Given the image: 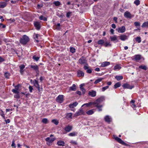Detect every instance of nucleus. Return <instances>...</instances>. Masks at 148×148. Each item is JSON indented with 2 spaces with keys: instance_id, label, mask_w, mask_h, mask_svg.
Here are the masks:
<instances>
[{
  "instance_id": "20",
  "label": "nucleus",
  "mask_w": 148,
  "mask_h": 148,
  "mask_svg": "<svg viewBox=\"0 0 148 148\" xmlns=\"http://www.w3.org/2000/svg\"><path fill=\"white\" fill-rule=\"evenodd\" d=\"M110 63L109 62H104L101 63V67H105L109 65Z\"/></svg>"
},
{
  "instance_id": "62",
  "label": "nucleus",
  "mask_w": 148,
  "mask_h": 148,
  "mask_svg": "<svg viewBox=\"0 0 148 148\" xmlns=\"http://www.w3.org/2000/svg\"><path fill=\"white\" fill-rule=\"evenodd\" d=\"M14 97L16 98H19L20 96L18 94H16V95H14Z\"/></svg>"
},
{
  "instance_id": "44",
  "label": "nucleus",
  "mask_w": 148,
  "mask_h": 148,
  "mask_svg": "<svg viewBox=\"0 0 148 148\" xmlns=\"http://www.w3.org/2000/svg\"><path fill=\"white\" fill-rule=\"evenodd\" d=\"M104 40H100L98 41V44L99 45H102L104 44Z\"/></svg>"
},
{
  "instance_id": "46",
  "label": "nucleus",
  "mask_w": 148,
  "mask_h": 148,
  "mask_svg": "<svg viewBox=\"0 0 148 148\" xmlns=\"http://www.w3.org/2000/svg\"><path fill=\"white\" fill-rule=\"evenodd\" d=\"M39 19L40 20H43L45 21H47V18L45 17H44L42 16H41L39 17Z\"/></svg>"
},
{
  "instance_id": "10",
  "label": "nucleus",
  "mask_w": 148,
  "mask_h": 148,
  "mask_svg": "<svg viewBox=\"0 0 148 148\" xmlns=\"http://www.w3.org/2000/svg\"><path fill=\"white\" fill-rule=\"evenodd\" d=\"M122 86L124 88H127L130 89H131L134 87V86H130L127 83L124 84Z\"/></svg>"
},
{
  "instance_id": "51",
  "label": "nucleus",
  "mask_w": 148,
  "mask_h": 148,
  "mask_svg": "<svg viewBox=\"0 0 148 148\" xmlns=\"http://www.w3.org/2000/svg\"><path fill=\"white\" fill-rule=\"evenodd\" d=\"M11 146L12 147H13L12 148H16L15 144L14 143V140H13L12 142Z\"/></svg>"
},
{
  "instance_id": "13",
  "label": "nucleus",
  "mask_w": 148,
  "mask_h": 148,
  "mask_svg": "<svg viewBox=\"0 0 148 148\" xmlns=\"http://www.w3.org/2000/svg\"><path fill=\"white\" fill-rule=\"evenodd\" d=\"M124 16L125 17L128 18H132L131 14L129 12L127 11L125 12Z\"/></svg>"
},
{
  "instance_id": "7",
  "label": "nucleus",
  "mask_w": 148,
  "mask_h": 148,
  "mask_svg": "<svg viewBox=\"0 0 148 148\" xmlns=\"http://www.w3.org/2000/svg\"><path fill=\"white\" fill-rule=\"evenodd\" d=\"M82 114L84 115L85 113L82 108H81L75 114V115L76 116H77Z\"/></svg>"
},
{
  "instance_id": "29",
  "label": "nucleus",
  "mask_w": 148,
  "mask_h": 148,
  "mask_svg": "<svg viewBox=\"0 0 148 148\" xmlns=\"http://www.w3.org/2000/svg\"><path fill=\"white\" fill-rule=\"evenodd\" d=\"M72 113H69L66 114V117L67 119H72Z\"/></svg>"
},
{
  "instance_id": "31",
  "label": "nucleus",
  "mask_w": 148,
  "mask_h": 148,
  "mask_svg": "<svg viewBox=\"0 0 148 148\" xmlns=\"http://www.w3.org/2000/svg\"><path fill=\"white\" fill-rule=\"evenodd\" d=\"M121 68V67L119 65L117 64L114 66V70H119Z\"/></svg>"
},
{
  "instance_id": "63",
  "label": "nucleus",
  "mask_w": 148,
  "mask_h": 148,
  "mask_svg": "<svg viewBox=\"0 0 148 148\" xmlns=\"http://www.w3.org/2000/svg\"><path fill=\"white\" fill-rule=\"evenodd\" d=\"M5 123H6V124H7V123H10V120L9 119H7V120H5Z\"/></svg>"
},
{
  "instance_id": "41",
  "label": "nucleus",
  "mask_w": 148,
  "mask_h": 148,
  "mask_svg": "<svg viewBox=\"0 0 148 148\" xmlns=\"http://www.w3.org/2000/svg\"><path fill=\"white\" fill-rule=\"evenodd\" d=\"M136 40L138 43H140L141 42V38L140 37H137L135 38Z\"/></svg>"
},
{
  "instance_id": "25",
  "label": "nucleus",
  "mask_w": 148,
  "mask_h": 148,
  "mask_svg": "<svg viewBox=\"0 0 148 148\" xmlns=\"http://www.w3.org/2000/svg\"><path fill=\"white\" fill-rule=\"evenodd\" d=\"M94 105H95V106H96L98 109L99 111L100 112L102 110V108L103 107V106L102 105H99L98 104H95Z\"/></svg>"
},
{
  "instance_id": "42",
  "label": "nucleus",
  "mask_w": 148,
  "mask_h": 148,
  "mask_svg": "<svg viewBox=\"0 0 148 148\" xmlns=\"http://www.w3.org/2000/svg\"><path fill=\"white\" fill-rule=\"evenodd\" d=\"M104 45L105 47H107L108 46H111V45L110 44L109 42H106L104 44Z\"/></svg>"
},
{
  "instance_id": "3",
  "label": "nucleus",
  "mask_w": 148,
  "mask_h": 148,
  "mask_svg": "<svg viewBox=\"0 0 148 148\" xmlns=\"http://www.w3.org/2000/svg\"><path fill=\"white\" fill-rule=\"evenodd\" d=\"M79 63L81 64H86L87 65H88V64L87 63V60L86 58L83 57H81L79 60Z\"/></svg>"
},
{
  "instance_id": "21",
  "label": "nucleus",
  "mask_w": 148,
  "mask_h": 148,
  "mask_svg": "<svg viewBox=\"0 0 148 148\" xmlns=\"http://www.w3.org/2000/svg\"><path fill=\"white\" fill-rule=\"evenodd\" d=\"M78 104V103L75 101L72 103H71L69 104V106L70 108H73L76 107Z\"/></svg>"
},
{
  "instance_id": "30",
  "label": "nucleus",
  "mask_w": 148,
  "mask_h": 148,
  "mask_svg": "<svg viewBox=\"0 0 148 148\" xmlns=\"http://www.w3.org/2000/svg\"><path fill=\"white\" fill-rule=\"evenodd\" d=\"M134 24L136 27L139 26V27H137V29H135V30H137V29L140 30V23L138 22H135L134 23Z\"/></svg>"
},
{
  "instance_id": "49",
  "label": "nucleus",
  "mask_w": 148,
  "mask_h": 148,
  "mask_svg": "<svg viewBox=\"0 0 148 148\" xmlns=\"http://www.w3.org/2000/svg\"><path fill=\"white\" fill-rule=\"evenodd\" d=\"M70 52L72 53H75V49L74 48L71 47L70 49Z\"/></svg>"
},
{
  "instance_id": "8",
  "label": "nucleus",
  "mask_w": 148,
  "mask_h": 148,
  "mask_svg": "<svg viewBox=\"0 0 148 148\" xmlns=\"http://www.w3.org/2000/svg\"><path fill=\"white\" fill-rule=\"evenodd\" d=\"M104 100V98L103 97H101L97 99L94 102V104H99L100 103L102 102Z\"/></svg>"
},
{
  "instance_id": "26",
  "label": "nucleus",
  "mask_w": 148,
  "mask_h": 148,
  "mask_svg": "<svg viewBox=\"0 0 148 148\" xmlns=\"http://www.w3.org/2000/svg\"><path fill=\"white\" fill-rule=\"evenodd\" d=\"M78 133L77 132H72L69 133L68 136H74L77 135Z\"/></svg>"
},
{
  "instance_id": "61",
  "label": "nucleus",
  "mask_w": 148,
  "mask_h": 148,
  "mask_svg": "<svg viewBox=\"0 0 148 148\" xmlns=\"http://www.w3.org/2000/svg\"><path fill=\"white\" fill-rule=\"evenodd\" d=\"M20 85V84H18L17 85L15 86V88L14 89L18 90V88Z\"/></svg>"
},
{
  "instance_id": "50",
  "label": "nucleus",
  "mask_w": 148,
  "mask_h": 148,
  "mask_svg": "<svg viewBox=\"0 0 148 148\" xmlns=\"http://www.w3.org/2000/svg\"><path fill=\"white\" fill-rule=\"evenodd\" d=\"M54 4L56 6H58L60 4V3L58 1L55 2Z\"/></svg>"
},
{
  "instance_id": "4",
  "label": "nucleus",
  "mask_w": 148,
  "mask_h": 148,
  "mask_svg": "<svg viewBox=\"0 0 148 148\" xmlns=\"http://www.w3.org/2000/svg\"><path fill=\"white\" fill-rule=\"evenodd\" d=\"M114 139L118 141L120 143L125 145V146H128V145L126 143H125L123 141L121 138H118L117 136H115L114 137Z\"/></svg>"
},
{
  "instance_id": "18",
  "label": "nucleus",
  "mask_w": 148,
  "mask_h": 148,
  "mask_svg": "<svg viewBox=\"0 0 148 148\" xmlns=\"http://www.w3.org/2000/svg\"><path fill=\"white\" fill-rule=\"evenodd\" d=\"M77 75L78 77H83L84 76V73L82 71L78 70L77 71Z\"/></svg>"
},
{
  "instance_id": "6",
  "label": "nucleus",
  "mask_w": 148,
  "mask_h": 148,
  "mask_svg": "<svg viewBox=\"0 0 148 148\" xmlns=\"http://www.w3.org/2000/svg\"><path fill=\"white\" fill-rule=\"evenodd\" d=\"M56 101L57 102L61 103L63 101V96L62 95H59L56 98Z\"/></svg>"
},
{
  "instance_id": "22",
  "label": "nucleus",
  "mask_w": 148,
  "mask_h": 148,
  "mask_svg": "<svg viewBox=\"0 0 148 148\" xmlns=\"http://www.w3.org/2000/svg\"><path fill=\"white\" fill-rule=\"evenodd\" d=\"M30 67L36 71L38 72V66L37 65H31L30 66Z\"/></svg>"
},
{
  "instance_id": "43",
  "label": "nucleus",
  "mask_w": 148,
  "mask_h": 148,
  "mask_svg": "<svg viewBox=\"0 0 148 148\" xmlns=\"http://www.w3.org/2000/svg\"><path fill=\"white\" fill-rule=\"evenodd\" d=\"M52 122L56 125H57L59 123V122L56 119H53L51 121Z\"/></svg>"
},
{
  "instance_id": "34",
  "label": "nucleus",
  "mask_w": 148,
  "mask_h": 148,
  "mask_svg": "<svg viewBox=\"0 0 148 148\" xmlns=\"http://www.w3.org/2000/svg\"><path fill=\"white\" fill-rule=\"evenodd\" d=\"M139 68L145 70H146L147 69V66L145 65H140L139 66Z\"/></svg>"
},
{
  "instance_id": "36",
  "label": "nucleus",
  "mask_w": 148,
  "mask_h": 148,
  "mask_svg": "<svg viewBox=\"0 0 148 148\" xmlns=\"http://www.w3.org/2000/svg\"><path fill=\"white\" fill-rule=\"evenodd\" d=\"M94 113V112L93 111V110H90L87 111L86 113L88 115H90L93 114Z\"/></svg>"
},
{
  "instance_id": "2",
  "label": "nucleus",
  "mask_w": 148,
  "mask_h": 148,
  "mask_svg": "<svg viewBox=\"0 0 148 148\" xmlns=\"http://www.w3.org/2000/svg\"><path fill=\"white\" fill-rule=\"evenodd\" d=\"M55 140V138H50V137H47L46 138L45 140L47 141V144L48 145L50 146L52 143Z\"/></svg>"
},
{
  "instance_id": "37",
  "label": "nucleus",
  "mask_w": 148,
  "mask_h": 148,
  "mask_svg": "<svg viewBox=\"0 0 148 148\" xmlns=\"http://www.w3.org/2000/svg\"><path fill=\"white\" fill-rule=\"evenodd\" d=\"M123 77L122 75L120 76H116L115 77V78L117 79L118 81H119L123 79Z\"/></svg>"
},
{
  "instance_id": "47",
  "label": "nucleus",
  "mask_w": 148,
  "mask_h": 148,
  "mask_svg": "<svg viewBox=\"0 0 148 148\" xmlns=\"http://www.w3.org/2000/svg\"><path fill=\"white\" fill-rule=\"evenodd\" d=\"M33 59L36 61H37L39 59V58L38 57H36L35 56H33Z\"/></svg>"
},
{
  "instance_id": "52",
  "label": "nucleus",
  "mask_w": 148,
  "mask_h": 148,
  "mask_svg": "<svg viewBox=\"0 0 148 148\" xmlns=\"http://www.w3.org/2000/svg\"><path fill=\"white\" fill-rule=\"evenodd\" d=\"M12 91L15 94H18L19 93V92H18V90H14V89H13L12 90Z\"/></svg>"
},
{
  "instance_id": "1",
  "label": "nucleus",
  "mask_w": 148,
  "mask_h": 148,
  "mask_svg": "<svg viewBox=\"0 0 148 148\" xmlns=\"http://www.w3.org/2000/svg\"><path fill=\"white\" fill-rule=\"evenodd\" d=\"M29 41V38L25 35H23L20 40V42L22 44L25 45Z\"/></svg>"
},
{
  "instance_id": "16",
  "label": "nucleus",
  "mask_w": 148,
  "mask_h": 148,
  "mask_svg": "<svg viewBox=\"0 0 148 148\" xmlns=\"http://www.w3.org/2000/svg\"><path fill=\"white\" fill-rule=\"evenodd\" d=\"M120 39L122 41H124L128 39L127 36L125 35H122L119 36Z\"/></svg>"
},
{
  "instance_id": "35",
  "label": "nucleus",
  "mask_w": 148,
  "mask_h": 148,
  "mask_svg": "<svg viewBox=\"0 0 148 148\" xmlns=\"http://www.w3.org/2000/svg\"><path fill=\"white\" fill-rule=\"evenodd\" d=\"M39 36V35L38 34H34V38L37 42H39V41L38 40H37V39L38 38V37Z\"/></svg>"
},
{
  "instance_id": "17",
  "label": "nucleus",
  "mask_w": 148,
  "mask_h": 148,
  "mask_svg": "<svg viewBox=\"0 0 148 148\" xmlns=\"http://www.w3.org/2000/svg\"><path fill=\"white\" fill-rule=\"evenodd\" d=\"M19 67L20 68V73L22 75H23L24 71L23 69L25 67V66L23 64H22L19 66Z\"/></svg>"
},
{
  "instance_id": "64",
  "label": "nucleus",
  "mask_w": 148,
  "mask_h": 148,
  "mask_svg": "<svg viewBox=\"0 0 148 148\" xmlns=\"http://www.w3.org/2000/svg\"><path fill=\"white\" fill-rule=\"evenodd\" d=\"M2 27L3 28H4L5 27V26L4 25H3L2 23H0V27Z\"/></svg>"
},
{
  "instance_id": "15",
  "label": "nucleus",
  "mask_w": 148,
  "mask_h": 148,
  "mask_svg": "<svg viewBox=\"0 0 148 148\" xmlns=\"http://www.w3.org/2000/svg\"><path fill=\"white\" fill-rule=\"evenodd\" d=\"M134 57V60L137 62H138L141 59V56L140 55H136Z\"/></svg>"
},
{
  "instance_id": "14",
  "label": "nucleus",
  "mask_w": 148,
  "mask_h": 148,
  "mask_svg": "<svg viewBox=\"0 0 148 148\" xmlns=\"http://www.w3.org/2000/svg\"><path fill=\"white\" fill-rule=\"evenodd\" d=\"M33 84L34 86L39 90L40 87L38 81L36 80H34L33 81Z\"/></svg>"
},
{
  "instance_id": "60",
  "label": "nucleus",
  "mask_w": 148,
  "mask_h": 148,
  "mask_svg": "<svg viewBox=\"0 0 148 148\" xmlns=\"http://www.w3.org/2000/svg\"><path fill=\"white\" fill-rule=\"evenodd\" d=\"M70 143L71 144H75V145L77 144V143L76 141L73 140L71 141Z\"/></svg>"
},
{
  "instance_id": "24",
  "label": "nucleus",
  "mask_w": 148,
  "mask_h": 148,
  "mask_svg": "<svg viewBox=\"0 0 148 148\" xmlns=\"http://www.w3.org/2000/svg\"><path fill=\"white\" fill-rule=\"evenodd\" d=\"M7 4L5 2H0V8H3L6 6Z\"/></svg>"
},
{
  "instance_id": "39",
  "label": "nucleus",
  "mask_w": 148,
  "mask_h": 148,
  "mask_svg": "<svg viewBox=\"0 0 148 148\" xmlns=\"http://www.w3.org/2000/svg\"><path fill=\"white\" fill-rule=\"evenodd\" d=\"M10 76V73L8 72H6L4 73V76L6 78H9V77Z\"/></svg>"
},
{
  "instance_id": "28",
  "label": "nucleus",
  "mask_w": 148,
  "mask_h": 148,
  "mask_svg": "<svg viewBox=\"0 0 148 148\" xmlns=\"http://www.w3.org/2000/svg\"><path fill=\"white\" fill-rule=\"evenodd\" d=\"M110 38L112 41H114L117 40V42H118L117 39V36L116 35H114L113 36H111L110 37Z\"/></svg>"
},
{
  "instance_id": "57",
  "label": "nucleus",
  "mask_w": 148,
  "mask_h": 148,
  "mask_svg": "<svg viewBox=\"0 0 148 148\" xmlns=\"http://www.w3.org/2000/svg\"><path fill=\"white\" fill-rule=\"evenodd\" d=\"M1 111L2 112V113L1 114V115L3 117V119H5V115H4V113H3V112L2 110H1Z\"/></svg>"
},
{
  "instance_id": "56",
  "label": "nucleus",
  "mask_w": 148,
  "mask_h": 148,
  "mask_svg": "<svg viewBox=\"0 0 148 148\" xmlns=\"http://www.w3.org/2000/svg\"><path fill=\"white\" fill-rule=\"evenodd\" d=\"M72 13V12H68L66 16L67 17L69 18L70 17V14H71Z\"/></svg>"
},
{
  "instance_id": "12",
  "label": "nucleus",
  "mask_w": 148,
  "mask_h": 148,
  "mask_svg": "<svg viewBox=\"0 0 148 148\" xmlns=\"http://www.w3.org/2000/svg\"><path fill=\"white\" fill-rule=\"evenodd\" d=\"M104 119L105 121L108 123H110L112 121L111 118L108 115H106L105 116Z\"/></svg>"
},
{
  "instance_id": "40",
  "label": "nucleus",
  "mask_w": 148,
  "mask_h": 148,
  "mask_svg": "<svg viewBox=\"0 0 148 148\" xmlns=\"http://www.w3.org/2000/svg\"><path fill=\"white\" fill-rule=\"evenodd\" d=\"M121 85V84L119 82H117L114 85V88H116L120 86Z\"/></svg>"
},
{
  "instance_id": "55",
  "label": "nucleus",
  "mask_w": 148,
  "mask_h": 148,
  "mask_svg": "<svg viewBox=\"0 0 148 148\" xmlns=\"http://www.w3.org/2000/svg\"><path fill=\"white\" fill-rule=\"evenodd\" d=\"M29 92H32V90H33V88L31 86H29Z\"/></svg>"
},
{
  "instance_id": "48",
  "label": "nucleus",
  "mask_w": 148,
  "mask_h": 148,
  "mask_svg": "<svg viewBox=\"0 0 148 148\" xmlns=\"http://www.w3.org/2000/svg\"><path fill=\"white\" fill-rule=\"evenodd\" d=\"M134 3L137 5H138L140 4V1L139 0H136Z\"/></svg>"
},
{
  "instance_id": "23",
  "label": "nucleus",
  "mask_w": 148,
  "mask_h": 148,
  "mask_svg": "<svg viewBox=\"0 0 148 148\" xmlns=\"http://www.w3.org/2000/svg\"><path fill=\"white\" fill-rule=\"evenodd\" d=\"M57 144L59 146H64V141L62 140H60L58 141L57 143Z\"/></svg>"
},
{
  "instance_id": "19",
  "label": "nucleus",
  "mask_w": 148,
  "mask_h": 148,
  "mask_svg": "<svg viewBox=\"0 0 148 148\" xmlns=\"http://www.w3.org/2000/svg\"><path fill=\"white\" fill-rule=\"evenodd\" d=\"M96 92L95 91L92 90V91L89 92L88 94L89 95L92 97H95L96 95Z\"/></svg>"
},
{
  "instance_id": "38",
  "label": "nucleus",
  "mask_w": 148,
  "mask_h": 148,
  "mask_svg": "<svg viewBox=\"0 0 148 148\" xmlns=\"http://www.w3.org/2000/svg\"><path fill=\"white\" fill-rule=\"evenodd\" d=\"M103 79V78H99L95 80L94 82L95 84H97L101 81Z\"/></svg>"
},
{
  "instance_id": "11",
  "label": "nucleus",
  "mask_w": 148,
  "mask_h": 148,
  "mask_svg": "<svg viewBox=\"0 0 148 148\" xmlns=\"http://www.w3.org/2000/svg\"><path fill=\"white\" fill-rule=\"evenodd\" d=\"M34 25L37 30H39L40 28V24L38 22H35L34 23Z\"/></svg>"
},
{
  "instance_id": "53",
  "label": "nucleus",
  "mask_w": 148,
  "mask_h": 148,
  "mask_svg": "<svg viewBox=\"0 0 148 148\" xmlns=\"http://www.w3.org/2000/svg\"><path fill=\"white\" fill-rule=\"evenodd\" d=\"M86 72L87 73L89 74L91 73L92 72V70L88 68L86 70Z\"/></svg>"
},
{
  "instance_id": "33",
  "label": "nucleus",
  "mask_w": 148,
  "mask_h": 148,
  "mask_svg": "<svg viewBox=\"0 0 148 148\" xmlns=\"http://www.w3.org/2000/svg\"><path fill=\"white\" fill-rule=\"evenodd\" d=\"M141 27H148V21L144 22L142 25Z\"/></svg>"
},
{
  "instance_id": "58",
  "label": "nucleus",
  "mask_w": 148,
  "mask_h": 148,
  "mask_svg": "<svg viewBox=\"0 0 148 148\" xmlns=\"http://www.w3.org/2000/svg\"><path fill=\"white\" fill-rule=\"evenodd\" d=\"M81 90H82V94L83 95L85 93V92L86 91V90L85 89H84V88H81Z\"/></svg>"
},
{
  "instance_id": "45",
  "label": "nucleus",
  "mask_w": 148,
  "mask_h": 148,
  "mask_svg": "<svg viewBox=\"0 0 148 148\" xmlns=\"http://www.w3.org/2000/svg\"><path fill=\"white\" fill-rule=\"evenodd\" d=\"M42 122L45 123V124H47L48 123V120L46 118H44L42 119Z\"/></svg>"
},
{
  "instance_id": "27",
  "label": "nucleus",
  "mask_w": 148,
  "mask_h": 148,
  "mask_svg": "<svg viewBox=\"0 0 148 148\" xmlns=\"http://www.w3.org/2000/svg\"><path fill=\"white\" fill-rule=\"evenodd\" d=\"M92 105H95L94 104V102H90L88 103H84L82 105V107H83L85 106H86V107H88L90 106H91Z\"/></svg>"
},
{
  "instance_id": "54",
  "label": "nucleus",
  "mask_w": 148,
  "mask_h": 148,
  "mask_svg": "<svg viewBox=\"0 0 148 148\" xmlns=\"http://www.w3.org/2000/svg\"><path fill=\"white\" fill-rule=\"evenodd\" d=\"M109 87L108 86H106L104 87H103L102 88V91H105L106 89H108Z\"/></svg>"
},
{
  "instance_id": "59",
  "label": "nucleus",
  "mask_w": 148,
  "mask_h": 148,
  "mask_svg": "<svg viewBox=\"0 0 148 148\" xmlns=\"http://www.w3.org/2000/svg\"><path fill=\"white\" fill-rule=\"evenodd\" d=\"M5 61V59L0 56V63Z\"/></svg>"
},
{
  "instance_id": "32",
  "label": "nucleus",
  "mask_w": 148,
  "mask_h": 148,
  "mask_svg": "<svg viewBox=\"0 0 148 148\" xmlns=\"http://www.w3.org/2000/svg\"><path fill=\"white\" fill-rule=\"evenodd\" d=\"M76 89V85L75 84H73L72 86L69 87V90L73 91H75Z\"/></svg>"
},
{
  "instance_id": "5",
  "label": "nucleus",
  "mask_w": 148,
  "mask_h": 148,
  "mask_svg": "<svg viewBox=\"0 0 148 148\" xmlns=\"http://www.w3.org/2000/svg\"><path fill=\"white\" fill-rule=\"evenodd\" d=\"M116 30L118 32L122 33H124L125 32L126 29L125 26H123L120 27L116 28Z\"/></svg>"
},
{
  "instance_id": "9",
  "label": "nucleus",
  "mask_w": 148,
  "mask_h": 148,
  "mask_svg": "<svg viewBox=\"0 0 148 148\" xmlns=\"http://www.w3.org/2000/svg\"><path fill=\"white\" fill-rule=\"evenodd\" d=\"M73 129V126L71 125H67L64 128V130L67 132H70Z\"/></svg>"
}]
</instances>
